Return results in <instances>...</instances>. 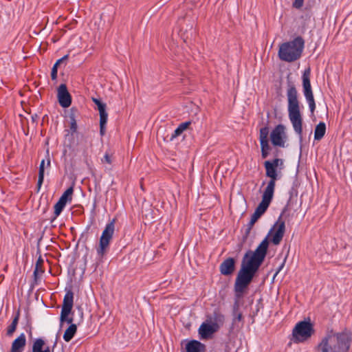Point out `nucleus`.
Returning <instances> with one entry per match:
<instances>
[{"instance_id": "nucleus-1", "label": "nucleus", "mask_w": 352, "mask_h": 352, "mask_svg": "<svg viewBox=\"0 0 352 352\" xmlns=\"http://www.w3.org/2000/svg\"><path fill=\"white\" fill-rule=\"evenodd\" d=\"M269 246L265 238L254 251L248 250L243 256L241 267L236 276L234 285V300L239 301L265 260Z\"/></svg>"}, {"instance_id": "nucleus-2", "label": "nucleus", "mask_w": 352, "mask_h": 352, "mask_svg": "<svg viewBox=\"0 0 352 352\" xmlns=\"http://www.w3.org/2000/svg\"><path fill=\"white\" fill-rule=\"evenodd\" d=\"M287 98L289 120L292 124L294 131L302 140V118L298 98V91L294 82L289 78L287 80Z\"/></svg>"}, {"instance_id": "nucleus-3", "label": "nucleus", "mask_w": 352, "mask_h": 352, "mask_svg": "<svg viewBox=\"0 0 352 352\" xmlns=\"http://www.w3.org/2000/svg\"><path fill=\"white\" fill-rule=\"evenodd\" d=\"M352 342L350 332L342 331L324 336L318 345L319 352H349Z\"/></svg>"}, {"instance_id": "nucleus-4", "label": "nucleus", "mask_w": 352, "mask_h": 352, "mask_svg": "<svg viewBox=\"0 0 352 352\" xmlns=\"http://www.w3.org/2000/svg\"><path fill=\"white\" fill-rule=\"evenodd\" d=\"M305 48V41L302 36H298L292 41H286L279 45L278 56L280 60L293 63L298 60Z\"/></svg>"}, {"instance_id": "nucleus-5", "label": "nucleus", "mask_w": 352, "mask_h": 352, "mask_svg": "<svg viewBox=\"0 0 352 352\" xmlns=\"http://www.w3.org/2000/svg\"><path fill=\"white\" fill-rule=\"evenodd\" d=\"M115 223L116 219L114 218L106 225L102 233L100 238L99 246L96 250L98 260H102L108 251L110 242L115 231Z\"/></svg>"}, {"instance_id": "nucleus-6", "label": "nucleus", "mask_w": 352, "mask_h": 352, "mask_svg": "<svg viewBox=\"0 0 352 352\" xmlns=\"http://www.w3.org/2000/svg\"><path fill=\"white\" fill-rule=\"evenodd\" d=\"M278 160H273L272 161H265L264 166L265 168L266 176L270 178L267 186L265 187L263 194L274 197L276 181L278 179V175L276 168L278 167Z\"/></svg>"}, {"instance_id": "nucleus-7", "label": "nucleus", "mask_w": 352, "mask_h": 352, "mask_svg": "<svg viewBox=\"0 0 352 352\" xmlns=\"http://www.w3.org/2000/svg\"><path fill=\"white\" fill-rule=\"evenodd\" d=\"M314 332V327L309 320L300 321L292 330V340L295 343L302 342L311 338Z\"/></svg>"}, {"instance_id": "nucleus-8", "label": "nucleus", "mask_w": 352, "mask_h": 352, "mask_svg": "<svg viewBox=\"0 0 352 352\" xmlns=\"http://www.w3.org/2000/svg\"><path fill=\"white\" fill-rule=\"evenodd\" d=\"M311 69L308 67L305 69L302 75V91L305 98L308 103L309 110L314 113L316 109V102L310 82Z\"/></svg>"}, {"instance_id": "nucleus-9", "label": "nucleus", "mask_w": 352, "mask_h": 352, "mask_svg": "<svg viewBox=\"0 0 352 352\" xmlns=\"http://www.w3.org/2000/svg\"><path fill=\"white\" fill-rule=\"evenodd\" d=\"M270 139L274 146L282 148L285 147L287 135L285 126L281 124L276 126L271 132Z\"/></svg>"}, {"instance_id": "nucleus-10", "label": "nucleus", "mask_w": 352, "mask_h": 352, "mask_svg": "<svg viewBox=\"0 0 352 352\" xmlns=\"http://www.w3.org/2000/svg\"><path fill=\"white\" fill-rule=\"evenodd\" d=\"M273 199L272 197L268 196L267 195H262V200L256 207L254 212L251 216L250 220L255 222L265 213V212L267 210L269 206L270 205Z\"/></svg>"}, {"instance_id": "nucleus-11", "label": "nucleus", "mask_w": 352, "mask_h": 352, "mask_svg": "<svg viewBox=\"0 0 352 352\" xmlns=\"http://www.w3.org/2000/svg\"><path fill=\"white\" fill-rule=\"evenodd\" d=\"M281 216H283V214H280V216L279 217L278 221H276L274 227L270 230L268 235L265 237L267 239L268 236L271 234L274 228L277 226V228L276 229L272 238V242L273 243V244L276 245H278L280 243L285 231V221L280 220Z\"/></svg>"}, {"instance_id": "nucleus-12", "label": "nucleus", "mask_w": 352, "mask_h": 352, "mask_svg": "<svg viewBox=\"0 0 352 352\" xmlns=\"http://www.w3.org/2000/svg\"><path fill=\"white\" fill-rule=\"evenodd\" d=\"M57 97L60 105L63 108L69 107L72 104V96L65 84H60L57 89Z\"/></svg>"}, {"instance_id": "nucleus-13", "label": "nucleus", "mask_w": 352, "mask_h": 352, "mask_svg": "<svg viewBox=\"0 0 352 352\" xmlns=\"http://www.w3.org/2000/svg\"><path fill=\"white\" fill-rule=\"evenodd\" d=\"M73 303L74 295L72 292L69 291L66 293L63 299V304L60 317V324L64 322V319L66 318V316H68L70 314L73 307Z\"/></svg>"}, {"instance_id": "nucleus-14", "label": "nucleus", "mask_w": 352, "mask_h": 352, "mask_svg": "<svg viewBox=\"0 0 352 352\" xmlns=\"http://www.w3.org/2000/svg\"><path fill=\"white\" fill-rule=\"evenodd\" d=\"M235 270V260L232 257L225 259L219 266V271L222 275L230 276Z\"/></svg>"}, {"instance_id": "nucleus-15", "label": "nucleus", "mask_w": 352, "mask_h": 352, "mask_svg": "<svg viewBox=\"0 0 352 352\" xmlns=\"http://www.w3.org/2000/svg\"><path fill=\"white\" fill-rule=\"evenodd\" d=\"M219 330V327L216 324L202 323L199 329V333L202 338H208L214 333Z\"/></svg>"}, {"instance_id": "nucleus-16", "label": "nucleus", "mask_w": 352, "mask_h": 352, "mask_svg": "<svg viewBox=\"0 0 352 352\" xmlns=\"http://www.w3.org/2000/svg\"><path fill=\"white\" fill-rule=\"evenodd\" d=\"M269 127L265 126L260 129L259 132V141L261 144V149L263 151H270L271 150L268 141Z\"/></svg>"}, {"instance_id": "nucleus-17", "label": "nucleus", "mask_w": 352, "mask_h": 352, "mask_svg": "<svg viewBox=\"0 0 352 352\" xmlns=\"http://www.w3.org/2000/svg\"><path fill=\"white\" fill-rule=\"evenodd\" d=\"M26 344V338L23 333L12 343L10 352H23Z\"/></svg>"}, {"instance_id": "nucleus-18", "label": "nucleus", "mask_w": 352, "mask_h": 352, "mask_svg": "<svg viewBox=\"0 0 352 352\" xmlns=\"http://www.w3.org/2000/svg\"><path fill=\"white\" fill-rule=\"evenodd\" d=\"M32 352H51L48 346H45V341L42 338H36L32 344Z\"/></svg>"}, {"instance_id": "nucleus-19", "label": "nucleus", "mask_w": 352, "mask_h": 352, "mask_svg": "<svg viewBox=\"0 0 352 352\" xmlns=\"http://www.w3.org/2000/svg\"><path fill=\"white\" fill-rule=\"evenodd\" d=\"M186 352H204L205 345L197 340H191L186 346Z\"/></svg>"}, {"instance_id": "nucleus-20", "label": "nucleus", "mask_w": 352, "mask_h": 352, "mask_svg": "<svg viewBox=\"0 0 352 352\" xmlns=\"http://www.w3.org/2000/svg\"><path fill=\"white\" fill-rule=\"evenodd\" d=\"M326 133V124L323 122H319L314 131V139L316 140H321Z\"/></svg>"}, {"instance_id": "nucleus-21", "label": "nucleus", "mask_w": 352, "mask_h": 352, "mask_svg": "<svg viewBox=\"0 0 352 352\" xmlns=\"http://www.w3.org/2000/svg\"><path fill=\"white\" fill-rule=\"evenodd\" d=\"M77 331V326L75 324H72L65 331L63 339L65 342H69L74 336Z\"/></svg>"}, {"instance_id": "nucleus-22", "label": "nucleus", "mask_w": 352, "mask_h": 352, "mask_svg": "<svg viewBox=\"0 0 352 352\" xmlns=\"http://www.w3.org/2000/svg\"><path fill=\"white\" fill-rule=\"evenodd\" d=\"M212 324H216L219 329L223 324L225 321V316L223 314L220 313L219 311H214L212 314Z\"/></svg>"}, {"instance_id": "nucleus-23", "label": "nucleus", "mask_w": 352, "mask_h": 352, "mask_svg": "<svg viewBox=\"0 0 352 352\" xmlns=\"http://www.w3.org/2000/svg\"><path fill=\"white\" fill-rule=\"evenodd\" d=\"M19 320V312L18 311L14 317L11 324L7 328V336L10 337L12 336L14 332L16 331L18 322Z\"/></svg>"}, {"instance_id": "nucleus-24", "label": "nucleus", "mask_w": 352, "mask_h": 352, "mask_svg": "<svg viewBox=\"0 0 352 352\" xmlns=\"http://www.w3.org/2000/svg\"><path fill=\"white\" fill-rule=\"evenodd\" d=\"M68 58H69V54H66L64 56H63L62 58H60V59L57 60V61L55 63V64L53 65V67L52 68V72H51L52 80H54L57 78V67H58V65L60 64L63 63V61L67 60Z\"/></svg>"}, {"instance_id": "nucleus-25", "label": "nucleus", "mask_w": 352, "mask_h": 352, "mask_svg": "<svg viewBox=\"0 0 352 352\" xmlns=\"http://www.w3.org/2000/svg\"><path fill=\"white\" fill-rule=\"evenodd\" d=\"M45 160H43L41 162L39 169H38V178L37 182L38 188H40L43 184L44 180V170H45Z\"/></svg>"}, {"instance_id": "nucleus-26", "label": "nucleus", "mask_w": 352, "mask_h": 352, "mask_svg": "<svg viewBox=\"0 0 352 352\" xmlns=\"http://www.w3.org/2000/svg\"><path fill=\"white\" fill-rule=\"evenodd\" d=\"M65 206L66 204L63 203V201H60V200L57 201V203L54 205V217L52 221L56 219L60 214Z\"/></svg>"}, {"instance_id": "nucleus-27", "label": "nucleus", "mask_w": 352, "mask_h": 352, "mask_svg": "<svg viewBox=\"0 0 352 352\" xmlns=\"http://www.w3.org/2000/svg\"><path fill=\"white\" fill-rule=\"evenodd\" d=\"M73 187H69L63 192V194L60 196L58 200L63 201L65 204H67L68 200H72V195L73 193Z\"/></svg>"}, {"instance_id": "nucleus-28", "label": "nucleus", "mask_w": 352, "mask_h": 352, "mask_svg": "<svg viewBox=\"0 0 352 352\" xmlns=\"http://www.w3.org/2000/svg\"><path fill=\"white\" fill-rule=\"evenodd\" d=\"M69 119H70V131H71L72 135H73L74 133H75L77 131V128H78L77 122L76 120L75 116L72 113L70 114Z\"/></svg>"}, {"instance_id": "nucleus-29", "label": "nucleus", "mask_w": 352, "mask_h": 352, "mask_svg": "<svg viewBox=\"0 0 352 352\" xmlns=\"http://www.w3.org/2000/svg\"><path fill=\"white\" fill-rule=\"evenodd\" d=\"M183 132L181 131V129L179 128V126H177V128L171 133V135H167L164 140L167 141V142H171L173 141L175 138H176L177 137H178L179 135H180Z\"/></svg>"}, {"instance_id": "nucleus-30", "label": "nucleus", "mask_w": 352, "mask_h": 352, "mask_svg": "<svg viewBox=\"0 0 352 352\" xmlns=\"http://www.w3.org/2000/svg\"><path fill=\"white\" fill-rule=\"evenodd\" d=\"M43 263V260L41 258V257H39L36 261V267L34 271V275L36 276L37 273L39 272L41 273H43L44 271L42 270V265Z\"/></svg>"}, {"instance_id": "nucleus-31", "label": "nucleus", "mask_w": 352, "mask_h": 352, "mask_svg": "<svg viewBox=\"0 0 352 352\" xmlns=\"http://www.w3.org/2000/svg\"><path fill=\"white\" fill-rule=\"evenodd\" d=\"M100 113V124H107L108 120V113L106 109L99 111Z\"/></svg>"}, {"instance_id": "nucleus-32", "label": "nucleus", "mask_w": 352, "mask_h": 352, "mask_svg": "<svg viewBox=\"0 0 352 352\" xmlns=\"http://www.w3.org/2000/svg\"><path fill=\"white\" fill-rule=\"evenodd\" d=\"M92 100L97 105L99 111L106 109V104L101 102L100 99L93 98Z\"/></svg>"}, {"instance_id": "nucleus-33", "label": "nucleus", "mask_w": 352, "mask_h": 352, "mask_svg": "<svg viewBox=\"0 0 352 352\" xmlns=\"http://www.w3.org/2000/svg\"><path fill=\"white\" fill-rule=\"evenodd\" d=\"M232 316L234 317V318H233L234 322H235L236 321L240 322V321L242 320L243 316H242V314L240 311L232 313Z\"/></svg>"}, {"instance_id": "nucleus-34", "label": "nucleus", "mask_w": 352, "mask_h": 352, "mask_svg": "<svg viewBox=\"0 0 352 352\" xmlns=\"http://www.w3.org/2000/svg\"><path fill=\"white\" fill-rule=\"evenodd\" d=\"M304 3V0H294L292 6L296 9H300Z\"/></svg>"}, {"instance_id": "nucleus-35", "label": "nucleus", "mask_w": 352, "mask_h": 352, "mask_svg": "<svg viewBox=\"0 0 352 352\" xmlns=\"http://www.w3.org/2000/svg\"><path fill=\"white\" fill-rule=\"evenodd\" d=\"M190 124V122L188 121V122L181 123L178 126L181 129V131L182 132H184V131H185L188 127V126Z\"/></svg>"}, {"instance_id": "nucleus-36", "label": "nucleus", "mask_w": 352, "mask_h": 352, "mask_svg": "<svg viewBox=\"0 0 352 352\" xmlns=\"http://www.w3.org/2000/svg\"><path fill=\"white\" fill-rule=\"evenodd\" d=\"M286 257L283 259V262L281 263V264L278 267V268L276 269V273L274 274V276H276L282 270L283 268L285 266V262H286Z\"/></svg>"}, {"instance_id": "nucleus-37", "label": "nucleus", "mask_w": 352, "mask_h": 352, "mask_svg": "<svg viewBox=\"0 0 352 352\" xmlns=\"http://www.w3.org/2000/svg\"><path fill=\"white\" fill-rule=\"evenodd\" d=\"M240 308V302L234 300L233 307H232V313L239 311Z\"/></svg>"}, {"instance_id": "nucleus-38", "label": "nucleus", "mask_w": 352, "mask_h": 352, "mask_svg": "<svg viewBox=\"0 0 352 352\" xmlns=\"http://www.w3.org/2000/svg\"><path fill=\"white\" fill-rule=\"evenodd\" d=\"M102 162H106L107 164H111V160L110 155L108 153H106L104 154L103 158L102 159Z\"/></svg>"}, {"instance_id": "nucleus-39", "label": "nucleus", "mask_w": 352, "mask_h": 352, "mask_svg": "<svg viewBox=\"0 0 352 352\" xmlns=\"http://www.w3.org/2000/svg\"><path fill=\"white\" fill-rule=\"evenodd\" d=\"M106 132V124H100V133L102 136Z\"/></svg>"}, {"instance_id": "nucleus-40", "label": "nucleus", "mask_w": 352, "mask_h": 352, "mask_svg": "<svg viewBox=\"0 0 352 352\" xmlns=\"http://www.w3.org/2000/svg\"><path fill=\"white\" fill-rule=\"evenodd\" d=\"M254 223H255V222H254V221H251V220H250V222L248 223V228H247V230H246V234H247V235L250 233V230H251V229H252V228L253 227V226H254Z\"/></svg>"}, {"instance_id": "nucleus-41", "label": "nucleus", "mask_w": 352, "mask_h": 352, "mask_svg": "<svg viewBox=\"0 0 352 352\" xmlns=\"http://www.w3.org/2000/svg\"><path fill=\"white\" fill-rule=\"evenodd\" d=\"M64 322H67L68 324H73L72 322H73V318H71V317H68V316H66V318H65L64 319Z\"/></svg>"}, {"instance_id": "nucleus-42", "label": "nucleus", "mask_w": 352, "mask_h": 352, "mask_svg": "<svg viewBox=\"0 0 352 352\" xmlns=\"http://www.w3.org/2000/svg\"><path fill=\"white\" fill-rule=\"evenodd\" d=\"M270 151L261 150V156L263 158H266L269 155Z\"/></svg>"}, {"instance_id": "nucleus-43", "label": "nucleus", "mask_w": 352, "mask_h": 352, "mask_svg": "<svg viewBox=\"0 0 352 352\" xmlns=\"http://www.w3.org/2000/svg\"><path fill=\"white\" fill-rule=\"evenodd\" d=\"M274 160H278L279 162H278V166H282L283 165V160L279 158H275Z\"/></svg>"}, {"instance_id": "nucleus-44", "label": "nucleus", "mask_w": 352, "mask_h": 352, "mask_svg": "<svg viewBox=\"0 0 352 352\" xmlns=\"http://www.w3.org/2000/svg\"><path fill=\"white\" fill-rule=\"evenodd\" d=\"M46 166L47 167H50V159L49 156L47 158Z\"/></svg>"}, {"instance_id": "nucleus-45", "label": "nucleus", "mask_w": 352, "mask_h": 352, "mask_svg": "<svg viewBox=\"0 0 352 352\" xmlns=\"http://www.w3.org/2000/svg\"><path fill=\"white\" fill-rule=\"evenodd\" d=\"M56 344V341L54 342V345H53V348H54V347H55ZM52 352H54V349H52Z\"/></svg>"}, {"instance_id": "nucleus-46", "label": "nucleus", "mask_w": 352, "mask_h": 352, "mask_svg": "<svg viewBox=\"0 0 352 352\" xmlns=\"http://www.w3.org/2000/svg\"><path fill=\"white\" fill-rule=\"evenodd\" d=\"M29 334H30V335H32V330H31V328H30V330H29Z\"/></svg>"}]
</instances>
